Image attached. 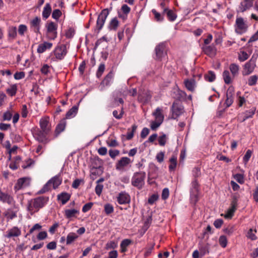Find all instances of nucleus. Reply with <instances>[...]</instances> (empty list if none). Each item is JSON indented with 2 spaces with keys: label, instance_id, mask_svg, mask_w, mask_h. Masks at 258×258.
Segmentation results:
<instances>
[{
  "label": "nucleus",
  "instance_id": "obj_1",
  "mask_svg": "<svg viewBox=\"0 0 258 258\" xmlns=\"http://www.w3.org/2000/svg\"><path fill=\"white\" fill-rule=\"evenodd\" d=\"M48 198L46 197H39L28 201L27 206V211L31 215L38 212L40 209L43 208L47 203Z\"/></svg>",
  "mask_w": 258,
  "mask_h": 258
},
{
  "label": "nucleus",
  "instance_id": "obj_2",
  "mask_svg": "<svg viewBox=\"0 0 258 258\" xmlns=\"http://www.w3.org/2000/svg\"><path fill=\"white\" fill-rule=\"evenodd\" d=\"M258 57V54L254 53L250 60L246 62L243 66L242 74L243 76H248L251 74L256 67V61Z\"/></svg>",
  "mask_w": 258,
  "mask_h": 258
},
{
  "label": "nucleus",
  "instance_id": "obj_3",
  "mask_svg": "<svg viewBox=\"0 0 258 258\" xmlns=\"http://www.w3.org/2000/svg\"><path fill=\"white\" fill-rule=\"evenodd\" d=\"M146 173L144 171L135 172L132 178V184L138 189H141L145 184Z\"/></svg>",
  "mask_w": 258,
  "mask_h": 258
},
{
  "label": "nucleus",
  "instance_id": "obj_4",
  "mask_svg": "<svg viewBox=\"0 0 258 258\" xmlns=\"http://www.w3.org/2000/svg\"><path fill=\"white\" fill-rule=\"evenodd\" d=\"M62 179L59 175H57L51 178L39 191V194H43L48 191L50 186H52L54 189L56 188L61 183Z\"/></svg>",
  "mask_w": 258,
  "mask_h": 258
},
{
  "label": "nucleus",
  "instance_id": "obj_5",
  "mask_svg": "<svg viewBox=\"0 0 258 258\" xmlns=\"http://www.w3.org/2000/svg\"><path fill=\"white\" fill-rule=\"evenodd\" d=\"M67 53V47L64 44H61L57 46L54 50L51 52V54H53L54 57H52V59L53 60H61Z\"/></svg>",
  "mask_w": 258,
  "mask_h": 258
},
{
  "label": "nucleus",
  "instance_id": "obj_6",
  "mask_svg": "<svg viewBox=\"0 0 258 258\" xmlns=\"http://www.w3.org/2000/svg\"><path fill=\"white\" fill-rule=\"evenodd\" d=\"M248 28L246 22L241 17L237 18L235 21V32L241 34L245 32Z\"/></svg>",
  "mask_w": 258,
  "mask_h": 258
},
{
  "label": "nucleus",
  "instance_id": "obj_7",
  "mask_svg": "<svg viewBox=\"0 0 258 258\" xmlns=\"http://www.w3.org/2000/svg\"><path fill=\"white\" fill-rule=\"evenodd\" d=\"M108 15L109 11L108 9L103 10L99 15L96 23V27L99 31L103 27Z\"/></svg>",
  "mask_w": 258,
  "mask_h": 258
},
{
  "label": "nucleus",
  "instance_id": "obj_8",
  "mask_svg": "<svg viewBox=\"0 0 258 258\" xmlns=\"http://www.w3.org/2000/svg\"><path fill=\"white\" fill-rule=\"evenodd\" d=\"M47 32L50 39L54 40L57 37V25L53 22L48 23L46 25Z\"/></svg>",
  "mask_w": 258,
  "mask_h": 258
},
{
  "label": "nucleus",
  "instance_id": "obj_9",
  "mask_svg": "<svg viewBox=\"0 0 258 258\" xmlns=\"http://www.w3.org/2000/svg\"><path fill=\"white\" fill-rule=\"evenodd\" d=\"M132 162V161L129 158L123 157L116 163L115 168L118 171H123Z\"/></svg>",
  "mask_w": 258,
  "mask_h": 258
},
{
  "label": "nucleus",
  "instance_id": "obj_10",
  "mask_svg": "<svg viewBox=\"0 0 258 258\" xmlns=\"http://www.w3.org/2000/svg\"><path fill=\"white\" fill-rule=\"evenodd\" d=\"M47 133H44L43 130L36 128L33 132V135L35 139L38 142L43 143H46L47 139L46 136L48 135Z\"/></svg>",
  "mask_w": 258,
  "mask_h": 258
},
{
  "label": "nucleus",
  "instance_id": "obj_11",
  "mask_svg": "<svg viewBox=\"0 0 258 258\" xmlns=\"http://www.w3.org/2000/svg\"><path fill=\"white\" fill-rule=\"evenodd\" d=\"M171 118L175 119L183 113V107L176 102H174L171 107Z\"/></svg>",
  "mask_w": 258,
  "mask_h": 258
},
{
  "label": "nucleus",
  "instance_id": "obj_12",
  "mask_svg": "<svg viewBox=\"0 0 258 258\" xmlns=\"http://www.w3.org/2000/svg\"><path fill=\"white\" fill-rule=\"evenodd\" d=\"M39 125L40 129L43 130V132L49 134L51 131V126L49 122V117L48 116L42 117L39 121Z\"/></svg>",
  "mask_w": 258,
  "mask_h": 258
},
{
  "label": "nucleus",
  "instance_id": "obj_13",
  "mask_svg": "<svg viewBox=\"0 0 258 258\" xmlns=\"http://www.w3.org/2000/svg\"><path fill=\"white\" fill-rule=\"evenodd\" d=\"M254 1V0H241V2L238 6L237 12L243 13L250 9L253 6Z\"/></svg>",
  "mask_w": 258,
  "mask_h": 258
},
{
  "label": "nucleus",
  "instance_id": "obj_14",
  "mask_svg": "<svg viewBox=\"0 0 258 258\" xmlns=\"http://www.w3.org/2000/svg\"><path fill=\"white\" fill-rule=\"evenodd\" d=\"M156 59L161 60L162 58L166 54V46L164 43H160L155 47Z\"/></svg>",
  "mask_w": 258,
  "mask_h": 258
},
{
  "label": "nucleus",
  "instance_id": "obj_15",
  "mask_svg": "<svg viewBox=\"0 0 258 258\" xmlns=\"http://www.w3.org/2000/svg\"><path fill=\"white\" fill-rule=\"evenodd\" d=\"M30 182V179L29 177H22L19 178L15 185L14 188L17 190H20L29 186Z\"/></svg>",
  "mask_w": 258,
  "mask_h": 258
},
{
  "label": "nucleus",
  "instance_id": "obj_16",
  "mask_svg": "<svg viewBox=\"0 0 258 258\" xmlns=\"http://www.w3.org/2000/svg\"><path fill=\"white\" fill-rule=\"evenodd\" d=\"M238 199L236 197L234 196L231 203V207L228 210L225 215V218H231L234 215L237 206Z\"/></svg>",
  "mask_w": 258,
  "mask_h": 258
},
{
  "label": "nucleus",
  "instance_id": "obj_17",
  "mask_svg": "<svg viewBox=\"0 0 258 258\" xmlns=\"http://www.w3.org/2000/svg\"><path fill=\"white\" fill-rule=\"evenodd\" d=\"M21 234V231L18 227L14 226L12 228L8 230L6 232L5 237L10 238L13 237H18Z\"/></svg>",
  "mask_w": 258,
  "mask_h": 258
},
{
  "label": "nucleus",
  "instance_id": "obj_18",
  "mask_svg": "<svg viewBox=\"0 0 258 258\" xmlns=\"http://www.w3.org/2000/svg\"><path fill=\"white\" fill-rule=\"evenodd\" d=\"M171 96L175 99L180 100L186 98V94L185 92L177 88L173 90Z\"/></svg>",
  "mask_w": 258,
  "mask_h": 258
},
{
  "label": "nucleus",
  "instance_id": "obj_19",
  "mask_svg": "<svg viewBox=\"0 0 258 258\" xmlns=\"http://www.w3.org/2000/svg\"><path fill=\"white\" fill-rule=\"evenodd\" d=\"M117 200L119 204H125L130 203V197L126 192H121L119 194Z\"/></svg>",
  "mask_w": 258,
  "mask_h": 258
},
{
  "label": "nucleus",
  "instance_id": "obj_20",
  "mask_svg": "<svg viewBox=\"0 0 258 258\" xmlns=\"http://www.w3.org/2000/svg\"><path fill=\"white\" fill-rule=\"evenodd\" d=\"M41 19L40 18L36 17L32 20L30 22V26L33 28V31L35 33L39 32L40 27Z\"/></svg>",
  "mask_w": 258,
  "mask_h": 258
},
{
  "label": "nucleus",
  "instance_id": "obj_21",
  "mask_svg": "<svg viewBox=\"0 0 258 258\" xmlns=\"http://www.w3.org/2000/svg\"><path fill=\"white\" fill-rule=\"evenodd\" d=\"M203 49L204 53L210 57H214L216 54L217 49L214 45L206 46Z\"/></svg>",
  "mask_w": 258,
  "mask_h": 258
},
{
  "label": "nucleus",
  "instance_id": "obj_22",
  "mask_svg": "<svg viewBox=\"0 0 258 258\" xmlns=\"http://www.w3.org/2000/svg\"><path fill=\"white\" fill-rule=\"evenodd\" d=\"M52 46V43L48 42H44L40 44L37 48V52L38 53H42L47 49H50Z\"/></svg>",
  "mask_w": 258,
  "mask_h": 258
},
{
  "label": "nucleus",
  "instance_id": "obj_23",
  "mask_svg": "<svg viewBox=\"0 0 258 258\" xmlns=\"http://www.w3.org/2000/svg\"><path fill=\"white\" fill-rule=\"evenodd\" d=\"M151 98V95L149 92L145 91L140 93L138 96V100L142 103H147Z\"/></svg>",
  "mask_w": 258,
  "mask_h": 258
},
{
  "label": "nucleus",
  "instance_id": "obj_24",
  "mask_svg": "<svg viewBox=\"0 0 258 258\" xmlns=\"http://www.w3.org/2000/svg\"><path fill=\"white\" fill-rule=\"evenodd\" d=\"M184 84L188 91H194L196 87V82L194 79H186L184 81Z\"/></svg>",
  "mask_w": 258,
  "mask_h": 258
},
{
  "label": "nucleus",
  "instance_id": "obj_25",
  "mask_svg": "<svg viewBox=\"0 0 258 258\" xmlns=\"http://www.w3.org/2000/svg\"><path fill=\"white\" fill-rule=\"evenodd\" d=\"M64 216L67 219H71L76 217V215L79 214V211L75 209H67L64 211Z\"/></svg>",
  "mask_w": 258,
  "mask_h": 258
},
{
  "label": "nucleus",
  "instance_id": "obj_26",
  "mask_svg": "<svg viewBox=\"0 0 258 258\" xmlns=\"http://www.w3.org/2000/svg\"><path fill=\"white\" fill-rule=\"evenodd\" d=\"M199 191V184L196 179L191 182V188L190 189V194L192 196L195 197L196 199L198 196Z\"/></svg>",
  "mask_w": 258,
  "mask_h": 258
},
{
  "label": "nucleus",
  "instance_id": "obj_27",
  "mask_svg": "<svg viewBox=\"0 0 258 258\" xmlns=\"http://www.w3.org/2000/svg\"><path fill=\"white\" fill-rule=\"evenodd\" d=\"M152 114L153 115L155 116L156 120H158L163 122L164 116L162 113V109L159 107L157 108Z\"/></svg>",
  "mask_w": 258,
  "mask_h": 258
},
{
  "label": "nucleus",
  "instance_id": "obj_28",
  "mask_svg": "<svg viewBox=\"0 0 258 258\" xmlns=\"http://www.w3.org/2000/svg\"><path fill=\"white\" fill-rule=\"evenodd\" d=\"M71 196L67 192H64L57 195L58 200L61 201L62 205H64L70 200Z\"/></svg>",
  "mask_w": 258,
  "mask_h": 258
},
{
  "label": "nucleus",
  "instance_id": "obj_29",
  "mask_svg": "<svg viewBox=\"0 0 258 258\" xmlns=\"http://www.w3.org/2000/svg\"><path fill=\"white\" fill-rule=\"evenodd\" d=\"M102 171L100 167L98 168L92 167L90 170V177L92 180H94L97 176L100 175Z\"/></svg>",
  "mask_w": 258,
  "mask_h": 258
},
{
  "label": "nucleus",
  "instance_id": "obj_30",
  "mask_svg": "<svg viewBox=\"0 0 258 258\" xmlns=\"http://www.w3.org/2000/svg\"><path fill=\"white\" fill-rule=\"evenodd\" d=\"M119 26V21L115 17L111 20L108 26L109 30L116 31Z\"/></svg>",
  "mask_w": 258,
  "mask_h": 258
},
{
  "label": "nucleus",
  "instance_id": "obj_31",
  "mask_svg": "<svg viewBox=\"0 0 258 258\" xmlns=\"http://www.w3.org/2000/svg\"><path fill=\"white\" fill-rule=\"evenodd\" d=\"M51 10L50 4L49 3L46 4L42 12L43 18L45 19H47L51 13Z\"/></svg>",
  "mask_w": 258,
  "mask_h": 258
},
{
  "label": "nucleus",
  "instance_id": "obj_32",
  "mask_svg": "<svg viewBox=\"0 0 258 258\" xmlns=\"http://www.w3.org/2000/svg\"><path fill=\"white\" fill-rule=\"evenodd\" d=\"M8 37L10 40L15 39L17 35V28L15 26H10L8 28Z\"/></svg>",
  "mask_w": 258,
  "mask_h": 258
},
{
  "label": "nucleus",
  "instance_id": "obj_33",
  "mask_svg": "<svg viewBox=\"0 0 258 258\" xmlns=\"http://www.w3.org/2000/svg\"><path fill=\"white\" fill-rule=\"evenodd\" d=\"M14 113V112L11 106L9 109L4 113L3 120L4 121H10L12 119Z\"/></svg>",
  "mask_w": 258,
  "mask_h": 258
},
{
  "label": "nucleus",
  "instance_id": "obj_34",
  "mask_svg": "<svg viewBox=\"0 0 258 258\" xmlns=\"http://www.w3.org/2000/svg\"><path fill=\"white\" fill-rule=\"evenodd\" d=\"M4 215L8 219L13 220L17 217V212L12 209H8L5 212Z\"/></svg>",
  "mask_w": 258,
  "mask_h": 258
},
{
  "label": "nucleus",
  "instance_id": "obj_35",
  "mask_svg": "<svg viewBox=\"0 0 258 258\" xmlns=\"http://www.w3.org/2000/svg\"><path fill=\"white\" fill-rule=\"evenodd\" d=\"M78 110V107L77 106H74L66 113V118L70 119L74 117L77 114Z\"/></svg>",
  "mask_w": 258,
  "mask_h": 258
},
{
  "label": "nucleus",
  "instance_id": "obj_36",
  "mask_svg": "<svg viewBox=\"0 0 258 258\" xmlns=\"http://www.w3.org/2000/svg\"><path fill=\"white\" fill-rule=\"evenodd\" d=\"M78 237L77 234L74 232H71L68 234L66 238V244L67 245L71 244L73 242L75 241Z\"/></svg>",
  "mask_w": 258,
  "mask_h": 258
},
{
  "label": "nucleus",
  "instance_id": "obj_37",
  "mask_svg": "<svg viewBox=\"0 0 258 258\" xmlns=\"http://www.w3.org/2000/svg\"><path fill=\"white\" fill-rule=\"evenodd\" d=\"M205 79L209 82H212L216 79V75L212 71H208L204 76Z\"/></svg>",
  "mask_w": 258,
  "mask_h": 258
},
{
  "label": "nucleus",
  "instance_id": "obj_38",
  "mask_svg": "<svg viewBox=\"0 0 258 258\" xmlns=\"http://www.w3.org/2000/svg\"><path fill=\"white\" fill-rule=\"evenodd\" d=\"M66 127V121L64 119L62 120L56 126L55 128V134L58 135L61 132L64 130Z\"/></svg>",
  "mask_w": 258,
  "mask_h": 258
},
{
  "label": "nucleus",
  "instance_id": "obj_39",
  "mask_svg": "<svg viewBox=\"0 0 258 258\" xmlns=\"http://www.w3.org/2000/svg\"><path fill=\"white\" fill-rule=\"evenodd\" d=\"M229 70L233 77L236 76L238 74L239 67L236 63H231L229 66Z\"/></svg>",
  "mask_w": 258,
  "mask_h": 258
},
{
  "label": "nucleus",
  "instance_id": "obj_40",
  "mask_svg": "<svg viewBox=\"0 0 258 258\" xmlns=\"http://www.w3.org/2000/svg\"><path fill=\"white\" fill-rule=\"evenodd\" d=\"M17 91V86L16 84L10 85V87L6 89V92L11 96H14L16 95Z\"/></svg>",
  "mask_w": 258,
  "mask_h": 258
},
{
  "label": "nucleus",
  "instance_id": "obj_41",
  "mask_svg": "<svg viewBox=\"0 0 258 258\" xmlns=\"http://www.w3.org/2000/svg\"><path fill=\"white\" fill-rule=\"evenodd\" d=\"M132 243L129 239L123 240L120 243L121 252H124L127 250V247Z\"/></svg>",
  "mask_w": 258,
  "mask_h": 258
},
{
  "label": "nucleus",
  "instance_id": "obj_42",
  "mask_svg": "<svg viewBox=\"0 0 258 258\" xmlns=\"http://www.w3.org/2000/svg\"><path fill=\"white\" fill-rule=\"evenodd\" d=\"M255 111V108H253L249 110L246 111L244 113V116L242 120H241L242 122L244 121L247 119L252 117V116L254 114Z\"/></svg>",
  "mask_w": 258,
  "mask_h": 258
},
{
  "label": "nucleus",
  "instance_id": "obj_43",
  "mask_svg": "<svg viewBox=\"0 0 258 258\" xmlns=\"http://www.w3.org/2000/svg\"><path fill=\"white\" fill-rule=\"evenodd\" d=\"M137 128V126L136 124H134L132 126V130L128 128L127 130V135H126V139L128 140H131L134 135V132L136 131Z\"/></svg>",
  "mask_w": 258,
  "mask_h": 258
},
{
  "label": "nucleus",
  "instance_id": "obj_44",
  "mask_svg": "<svg viewBox=\"0 0 258 258\" xmlns=\"http://www.w3.org/2000/svg\"><path fill=\"white\" fill-rule=\"evenodd\" d=\"M170 164L169 166V170L172 171L175 169L177 165V158L175 156H172L170 159Z\"/></svg>",
  "mask_w": 258,
  "mask_h": 258
},
{
  "label": "nucleus",
  "instance_id": "obj_45",
  "mask_svg": "<svg viewBox=\"0 0 258 258\" xmlns=\"http://www.w3.org/2000/svg\"><path fill=\"white\" fill-rule=\"evenodd\" d=\"M223 78L224 82L226 84H229L232 82L231 78L230 76V73L227 70H225L223 73Z\"/></svg>",
  "mask_w": 258,
  "mask_h": 258
},
{
  "label": "nucleus",
  "instance_id": "obj_46",
  "mask_svg": "<svg viewBox=\"0 0 258 258\" xmlns=\"http://www.w3.org/2000/svg\"><path fill=\"white\" fill-rule=\"evenodd\" d=\"M167 12V16L168 17V19L171 21H173L175 20L176 18V15L173 13V12L171 10H168L167 9H164V12Z\"/></svg>",
  "mask_w": 258,
  "mask_h": 258
},
{
  "label": "nucleus",
  "instance_id": "obj_47",
  "mask_svg": "<svg viewBox=\"0 0 258 258\" xmlns=\"http://www.w3.org/2000/svg\"><path fill=\"white\" fill-rule=\"evenodd\" d=\"M258 79V77L256 75H253L250 76L248 80V84L249 86H254L255 85Z\"/></svg>",
  "mask_w": 258,
  "mask_h": 258
},
{
  "label": "nucleus",
  "instance_id": "obj_48",
  "mask_svg": "<svg viewBox=\"0 0 258 258\" xmlns=\"http://www.w3.org/2000/svg\"><path fill=\"white\" fill-rule=\"evenodd\" d=\"M104 211L107 215H109L114 211L113 206L110 204H107L104 205Z\"/></svg>",
  "mask_w": 258,
  "mask_h": 258
},
{
  "label": "nucleus",
  "instance_id": "obj_49",
  "mask_svg": "<svg viewBox=\"0 0 258 258\" xmlns=\"http://www.w3.org/2000/svg\"><path fill=\"white\" fill-rule=\"evenodd\" d=\"M256 232V230H253L252 229H250L247 232V237L252 240H256L257 237L254 234Z\"/></svg>",
  "mask_w": 258,
  "mask_h": 258
},
{
  "label": "nucleus",
  "instance_id": "obj_50",
  "mask_svg": "<svg viewBox=\"0 0 258 258\" xmlns=\"http://www.w3.org/2000/svg\"><path fill=\"white\" fill-rule=\"evenodd\" d=\"M249 57L248 54L244 51H241L238 56V59L240 61H244Z\"/></svg>",
  "mask_w": 258,
  "mask_h": 258
},
{
  "label": "nucleus",
  "instance_id": "obj_51",
  "mask_svg": "<svg viewBox=\"0 0 258 258\" xmlns=\"http://www.w3.org/2000/svg\"><path fill=\"white\" fill-rule=\"evenodd\" d=\"M219 242L220 245L222 247H225L227 246V239L225 236L222 235L220 236L219 239Z\"/></svg>",
  "mask_w": 258,
  "mask_h": 258
},
{
  "label": "nucleus",
  "instance_id": "obj_52",
  "mask_svg": "<svg viewBox=\"0 0 258 258\" xmlns=\"http://www.w3.org/2000/svg\"><path fill=\"white\" fill-rule=\"evenodd\" d=\"M62 13L59 9H55L52 13V17L55 20H58L61 16Z\"/></svg>",
  "mask_w": 258,
  "mask_h": 258
},
{
  "label": "nucleus",
  "instance_id": "obj_53",
  "mask_svg": "<svg viewBox=\"0 0 258 258\" xmlns=\"http://www.w3.org/2000/svg\"><path fill=\"white\" fill-rule=\"evenodd\" d=\"M251 154H252V151L250 150H248L246 151L245 154L244 155V156L243 158V162L245 165L247 164V163L249 161V160L251 156Z\"/></svg>",
  "mask_w": 258,
  "mask_h": 258
},
{
  "label": "nucleus",
  "instance_id": "obj_54",
  "mask_svg": "<svg viewBox=\"0 0 258 258\" xmlns=\"http://www.w3.org/2000/svg\"><path fill=\"white\" fill-rule=\"evenodd\" d=\"M105 70V65L103 63H101L99 65L98 69L96 76L98 78H100Z\"/></svg>",
  "mask_w": 258,
  "mask_h": 258
},
{
  "label": "nucleus",
  "instance_id": "obj_55",
  "mask_svg": "<svg viewBox=\"0 0 258 258\" xmlns=\"http://www.w3.org/2000/svg\"><path fill=\"white\" fill-rule=\"evenodd\" d=\"M27 30V27L25 25L21 24L19 26L18 33L21 36H23Z\"/></svg>",
  "mask_w": 258,
  "mask_h": 258
},
{
  "label": "nucleus",
  "instance_id": "obj_56",
  "mask_svg": "<svg viewBox=\"0 0 258 258\" xmlns=\"http://www.w3.org/2000/svg\"><path fill=\"white\" fill-rule=\"evenodd\" d=\"M123 113V107L121 108V110L119 114L118 113V111L116 110H114L112 113L113 116L117 119H121L122 117Z\"/></svg>",
  "mask_w": 258,
  "mask_h": 258
},
{
  "label": "nucleus",
  "instance_id": "obj_57",
  "mask_svg": "<svg viewBox=\"0 0 258 258\" xmlns=\"http://www.w3.org/2000/svg\"><path fill=\"white\" fill-rule=\"evenodd\" d=\"M162 122L158 120L152 121L151 123V128L152 130H156L161 124Z\"/></svg>",
  "mask_w": 258,
  "mask_h": 258
},
{
  "label": "nucleus",
  "instance_id": "obj_58",
  "mask_svg": "<svg viewBox=\"0 0 258 258\" xmlns=\"http://www.w3.org/2000/svg\"><path fill=\"white\" fill-rule=\"evenodd\" d=\"M167 138L165 134H163L162 136L159 137L158 139L159 144L161 146H164L166 143Z\"/></svg>",
  "mask_w": 258,
  "mask_h": 258
},
{
  "label": "nucleus",
  "instance_id": "obj_59",
  "mask_svg": "<svg viewBox=\"0 0 258 258\" xmlns=\"http://www.w3.org/2000/svg\"><path fill=\"white\" fill-rule=\"evenodd\" d=\"M169 196V190L168 188H164L162 192L161 197L164 200L167 199Z\"/></svg>",
  "mask_w": 258,
  "mask_h": 258
},
{
  "label": "nucleus",
  "instance_id": "obj_60",
  "mask_svg": "<svg viewBox=\"0 0 258 258\" xmlns=\"http://www.w3.org/2000/svg\"><path fill=\"white\" fill-rule=\"evenodd\" d=\"M152 12L154 15L155 18L157 21H162L163 20V18L161 14L157 12L155 9H153Z\"/></svg>",
  "mask_w": 258,
  "mask_h": 258
},
{
  "label": "nucleus",
  "instance_id": "obj_61",
  "mask_svg": "<svg viewBox=\"0 0 258 258\" xmlns=\"http://www.w3.org/2000/svg\"><path fill=\"white\" fill-rule=\"evenodd\" d=\"M75 34V30L72 28H70L66 32V36L68 38H72Z\"/></svg>",
  "mask_w": 258,
  "mask_h": 258
},
{
  "label": "nucleus",
  "instance_id": "obj_62",
  "mask_svg": "<svg viewBox=\"0 0 258 258\" xmlns=\"http://www.w3.org/2000/svg\"><path fill=\"white\" fill-rule=\"evenodd\" d=\"M234 231V227L233 226H228L227 228L224 229V232L228 234L231 235Z\"/></svg>",
  "mask_w": 258,
  "mask_h": 258
},
{
  "label": "nucleus",
  "instance_id": "obj_63",
  "mask_svg": "<svg viewBox=\"0 0 258 258\" xmlns=\"http://www.w3.org/2000/svg\"><path fill=\"white\" fill-rule=\"evenodd\" d=\"M234 101V97H230L228 96H226V99L225 100V104L226 106V107L228 108L230 107L232 103H233Z\"/></svg>",
  "mask_w": 258,
  "mask_h": 258
},
{
  "label": "nucleus",
  "instance_id": "obj_64",
  "mask_svg": "<svg viewBox=\"0 0 258 258\" xmlns=\"http://www.w3.org/2000/svg\"><path fill=\"white\" fill-rule=\"evenodd\" d=\"M42 226L38 223L35 224L29 230L27 235L31 234L35 230H39L41 229Z\"/></svg>",
  "mask_w": 258,
  "mask_h": 258
}]
</instances>
